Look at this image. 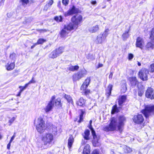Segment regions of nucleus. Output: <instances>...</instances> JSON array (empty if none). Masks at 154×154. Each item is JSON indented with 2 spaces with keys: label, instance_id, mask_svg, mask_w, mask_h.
I'll list each match as a JSON object with an SVG mask.
<instances>
[{
  "label": "nucleus",
  "instance_id": "1",
  "mask_svg": "<svg viewBox=\"0 0 154 154\" xmlns=\"http://www.w3.org/2000/svg\"><path fill=\"white\" fill-rule=\"evenodd\" d=\"M125 120V117L123 116L118 118L112 117L110 119L109 125L105 126L103 129L106 132L117 130L121 131L122 130Z\"/></svg>",
  "mask_w": 154,
  "mask_h": 154
},
{
  "label": "nucleus",
  "instance_id": "2",
  "mask_svg": "<svg viewBox=\"0 0 154 154\" xmlns=\"http://www.w3.org/2000/svg\"><path fill=\"white\" fill-rule=\"evenodd\" d=\"M42 140L44 146L47 147H50L53 143L54 136L51 133H46L43 136Z\"/></svg>",
  "mask_w": 154,
  "mask_h": 154
},
{
  "label": "nucleus",
  "instance_id": "3",
  "mask_svg": "<svg viewBox=\"0 0 154 154\" xmlns=\"http://www.w3.org/2000/svg\"><path fill=\"white\" fill-rule=\"evenodd\" d=\"M36 129L40 133L44 132L46 128L45 121L42 117H39L35 122Z\"/></svg>",
  "mask_w": 154,
  "mask_h": 154
},
{
  "label": "nucleus",
  "instance_id": "4",
  "mask_svg": "<svg viewBox=\"0 0 154 154\" xmlns=\"http://www.w3.org/2000/svg\"><path fill=\"white\" fill-rule=\"evenodd\" d=\"M82 20V17L80 14H76L73 16L71 19V21L72 23H70L69 24L71 25V26L73 29H75L78 27V25Z\"/></svg>",
  "mask_w": 154,
  "mask_h": 154
},
{
  "label": "nucleus",
  "instance_id": "5",
  "mask_svg": "<svg viewBox=\"0 0 154 154\" xmlns=\"http://www.w3.org/2000/svg\"><path fill=\"white\" fill-rule=\"evenodd\" d=\"M142 112L146 118H147L151 113L154 112V105H150L145 106L144 109L142 110Z\"/></svg>",
  "mask_w": 154,
  "mask_h": 154
},
{
  "label": "nucleus",
  "instance_id": "6",
  "mask_svg": "<svg viewBox=\"0 0 154 154\" xmlns=\"http://www.w3.org/2000/svg\"><path fill=\"white\" fill-rule=\"evenodd\" d=\"M87 74V71L85 69H82L73 75V80L74 81L78 80L84 77Z\"/></svg>",
  "mask_w": 154,
  "mask_h": 154
},
{
  "label": "nucleus",
  "instance_id": "7",
  "mask_svg": "<svg viewBox=\"0 0 154 154\" xmlns=\"http://www.w3.org/2000/svg\"><path fill=\"white\" fill-rule=\"evenodd\" d=\"M69 24L65 25L64 28L60 32V35L62 37H64L66 36L69 32L72 30L74 29Z\"/></svg>",
  "mask_w": 154,
  "mask_h": 154
},
{
  "label": "nucleus",
  "instance_id": "8",
  "mask_svg": "<svg viewBox=\"0 0 154 154\" xmlns=\"http://www.w3.org/2000/svg\"><path fill=\"white\" fill-rule=\"evenodd\" d=\"M149 74L148 70L145 68L142 69L139 72V76L140 79L143 81L147 80V75Z\"/></svg>",
  "mask_w": 154,
  "mask_h": 154
},
{
  "label": "nucleus",
  "instance_id": "9",
  "mask_svg": "<svg viewBox=\"0 0 154 154\" xmlns=\"http://www.w3.org/2000/svg\"><path fill=\"white\" fill-rule=\"evenodd\" d=\"M92 135L93 137V144L94 146H99L100 143L98 142V140L100 139V136L98 135H96L94 131L93 128H91Z\"/></svg>",
  "mask_w": 154,
  "mask_h": 154
},
{
  "label": "nucleus",
  "instance_id": "10",
  "mask_svg": "<svg viewBox=\"0 0 154 154\" xmlns=\"http://www.w3.org/2000/svg\"><path fill=\"white\" fill-rule=\"evenodd\" d=\"M145 96L148 98L151 99H154V91L153 89L151 88H148L146 92Z\"/></svg>",
  "mask_w": 154,
  "mask_h": 154
},
{
  "label": "nucleus",
  "instance_id": "11",
  "mask_svg": "<svg viewBox=\"0 0 154 154\" xmlns=\"http://www.w3.org/2000/svg\"><path fill=\"white\" fill-rule=\"evenodd\" d=\"M136 45L137 47L143 49L144 46V42L143 38L141 37L137 38L136 40Z\"/></svg>",
  "mask_w": 154,
  "mask_h": 154
},
{
  "label": "nucleus",
  "instance_id": "12",
  "mask_svg": "<svg viewBox=\"0 0 154 154\" xmlns=\"http://www.w3.org/2000/svg\"><path fill=\"white\" fill-rule=\"evenodd\" d=\"M143 120V116L140 114L134 116L133 118V120L134 122L139 124L142 122Z\"/></svg>",
  "mask_w": 154,
  "mask_h": 154
},
{
  "label": "nucleus",
  "instance_id": "13",
  "mask_svg": "<svg viewBox=\"0 0 154 154\" xmlns=\"http://www.w3.org/2000/svg\"><path fill=\"white\" fill-rule=\"evenodd\" d=\"M77 9L74 6H73L72 8L70 9L64 13L65 17L75 14L77 12Z\"/></svg>",
  "mask_w": 154,
  "mask_h": 154
},
{
  "label": "nucleus",
  "instance_id": "14",
  "mask_svg": "<svg viewBox=\"0 0 154 154\" xmlns=\"http://www.w3.org/2000/svg\"><path fill=\"white\" fill-rule=\"evenodd\" d=\"M91 79L90 77L87 78L85 80L83 83L81 87V90H85L90 84Z\"/></svg>",
  "mask_w": 154,
  "mask_h": 154
},
{
  "label": "nucleus",
  "instance_id": "15",
  "mask_svg": "<svg viewBox=\"0 0 154 154\" xmlns=\"http://www.w3.org/2000/svg\"><path fill=\"white\" fill-rule=\"evenodd\" d=\"M54 106L53 103H52L51 101H50L48 104V105L44 108V110L46 112H48L51 111L53 109Z\"/></svg>",
  "mask_w": 154,
  "mask_h": 154
},
{
  "label": "nucleus",
  "instance_id": "16",
  "mask_svg": "<svg viewBox=\"0 0 154 154\" xmlns=\"http://www.w3.org/2000/svg\"><path fill=\"white\" fill-rule=\"evenodd\" d=\"M106 38L102 34H100L97 36L96 42L97 44H101L103 42L105 41Z\"/></svg>",
  "mask_w": 154,
  "mask_h": 154
},
{
  "label": "nucleus",
  "instance_id": "17",
  "mask_svg": "<svg viewBox=\"0 0 154 154\" xmlns=\"http://www.w3.org/2000/svg\"><path fill=\"white\" fill-rule=\"evenodd\" d=\"M126 96L122 95L119 97L118 99V104L119 106H122V104L125 102L126 100Z\"/></svg>",
  "mask_w": 154,
  "mask_h": 154
},
{
  "label": "nucleus",
  "instance_id": "18",
  "mask_svg": "<svg viewBox=\"0 0 154 154\" xmlns=\"http://www.w3.org/2000/svg\"><path fill=\"white\" fill-rule=\"evenodd\" d=\"M5 67L8 70L10 71L13 70L15 67L14 62L10 63H8L5 65Z\"/></svg>",
  "mask_w": 154,
  "mask_h": 154
},
{
  "label": "nucleus",
  "instance_id": "19",
  "mask_svg": "<svg viewBox=\"0 0 154 154\" xmlns=\"http://www.w3.org/2000/svg\"><path fill=\"white\" fill-rule=\"evenodd\" d=\"M128 80L132 85L133 86L136 85L138 82L136 78L135 77H129Z\"/></svg>",
  "mask_w": 154,
  "mask_h": 154
},
{
  "label": "nucleus",
  "instance_id": "20",
  "mask_svg": "<svg viewBox=\"0 0 154 154\" xmlns=\"http://www.w3.org/2000/svg\"><path fill=\"white\" fill-rule=\"evenodd\" d=\"M99 27L98 25L90 27L88 29L89 31L91 33L95 32L98 30Z\"/></svg>",
  "mask_w": 154,
  "mask_h": 154
},
{
  "label": "nucleus",
  "instance_id": "21",
  "mask_svg": "<svg viewBox=\"0 0 154 154\" xmlns=\"http://www.w3.org/2000/svg\"><path fill=\"white\" fill-rule=\"evenodd\" d=\"M74 141V139L72 135H70L69 139L68 140V146L69 148L70 149L71 148L73 143Z\"/></svg>",
  "mask_w": 154,
  "mask_h": 154
},
{
  "label": "nucleus",
  "instance_id": "22",
  "mask_svg": "<svg viewBox=\"0 0 154 154\" xmlns=\"http://www.w3.org/2000/svg\"><path fill=\"white\" fill-rule=\"evenodd\" d=\"M90 152V146L89 144L86 145L84 148L83 154H89Z\"/></svg>",
  "mask_w": 154,
  "mask_h": 154
},
{
  "label": "nucleus",
  "instance_id": "23",
  "mask_svg": "<svg viewBox=\"0 0 154 154\" xmlns=\"http://www.w3.org/2000/svg\"><path fill=\"white\" fill-rule=\"evenodd\" d=\"M113 86L112 85L109 84L106 90V94L107 97H109L111 94V91L112 89Z\"/></svg>",
  "mask_w": 154,
  "mask_h": 154
},
{
  "label": "nucleus",
  "instance_id": "24",
  "mask_svg": "<svg viewBox=\"0 0 154 154\" xmlns=\"http://www.w3.org/2000/svg\"><path fill=\"white\" fill-rule=\"evenodd\" d=\"M85 100L82 97L80 98L76 102V104L80 106H83L85 105Z\"/></svg>",
  "mask_w": 154,
  "mask_h": 154
},
{
  "label": "nucleus",
  "instance_id": "25",
  "mask_svg": "<svg viewBox=\"0 0 154 154\" xmlns=\"http://www.w3.org/2000/svg\"><path fill=\"white\" fill-rule=\"evenodd\" d=\"M123 150L124 152L126 153H129L132 151V149L131 148L126 146H123Z\"/></svg>",
  "mask_w": 154,
  "mask_h": 154
},
{
  "label": "nucleus",
  "instance_id": "26",
  "mask_svg": "<svg viewBox=\"0 0 154 154\" xmlns=\"http://www.w3.org/2000/svg\"><path fill=\"white\" fill-rule=\"evenodd\" d=\"M89 131L88 130H86L84 132V135H83L85 140H89L90 139V137H89Z\"/></svg>",
  "mask_w": 154,
  "mask_h": 154
},
{
  "label": "nucleus",
  "instance_id": "27",
  "mask_svg": "<svg viewBox=\"0 0 154 154\" xmlns=\"http://www.w3.org/2000/svg\"><path fill=\"white\" fill-rule=\"evenodd\" d=\"M129 29H128L123 33L122 35L123 39V40H126L129 36L130 35L129 33Z\"/></svg>",
  "mask_w": 154,
  "mask_h": 154
},
{
  "label": "nucleus",
  "instance_id": "28",
  "mask_svg": "<svg viewBox=\"0 0 154 154\" xmlns=\"http://www.w3.org/2000/svg\"><path fill=\"white\" fill-rule=\"evenodd\" d=\"M58 56L55 50L52 51L49 55V57L50 58L54 59Z\"/></svg>",
  "mask_w": 154,
  "mask_h": 154
},
{
  "label": "nucleus",
  "instance_id": "29",
  "mask_svg": "<svg viewBox=\"0 0 154 154\" xmlns=\"http://www.w3.org/2000/svg\"><path fill=\"white\" fill-rule=\"evenodd\" d=\"M64 97L67 100L68 103H71L73 105V100L71 97L69 95L65 94L64 95Z\"/></svg>",
  "mask_w": 154,
  "mask_h": 154
},
{
  "label": "nucleus",
  "instance_id": "30",
  "mask_svg": "<svg viewBox=\"0 0 154 154\" xmlns=\"http://www.w3.org/2000/svg\"><path fill=\"white\" fill-rule=\"evenodd\" d=\"M81 114L79 117V120L78 121L79 123L82 122L83 120V115L85 114V111L81 109L80 110Z\"/></svg>",
  "mask_w": 154,
  "mask_h": 154
},
{
  "label": "nucleus",
  "instance_id": "31",
  "mask_svg": "<svg viewBox=\"0 0 154 154\" xmlns=\"http://www.w3.org/2000/svg\"><path fill=\"white\" fill-rule=\"evenodd\" d=\"M58 56H59L60 54H61L64 51V48L63 47H60L58 49L55 50Z\"/></svg>",
  "mask_w": 154,
  "mask_h": 154
},
{
  "label": "nucleus",
  "instance_id": "32",
  "mask_svg": "<svg viewBox=\"0 0 154 154\" xmlns=\"http://www.w3.org/2000/svg\"><path fill=\"white\" fill-rule=\"evenodd\" d=\"M146 47L147 48H154V41H152L151 42H148L146 45Z\"/></svg>",
  "mask_w": 154,
  "mask_h": 154
},
{
  "label": "nucleus",
  "instance_id": "33",
  "mask_svg": "<svg viewBox=\"0 0 154 154\" xmlns=\"http://www.w3.org/2000/svg\"><path fill=\"white\" fill-rule=\"evenodd\" d=\"M79 67L78 66H71L69 67V70L72 71H74L77 70Z\"/></svg>",
  "mask_w": 154,
  "mask_h": 154
},
{
  "label": "nucleus",
  "instance_id": "34",
  "mask_svg": "<svg viewBox=\"0 0 154 154\" xmlns=\"http://www.w3.org/2000/svg\"><path fill=\"white\" fill-rule=\"evenodd\" d=\"M119 111V109L117 108L116 105H115L113 106L111 112L112 114H113L115 112H118Z\"/></svg>",
  "mask_w": 154,
  "mask_h": 154
},
{
  "label": "nucleus",
  "instance_id": "35",
  "mask_svg": "<svg viewBox=\"0 0 154 154\" xmlns=\"http://www.w3.org/2000/svg\"><path fill=\"white\" fill-rule=\"evenodd\" d=\"M54 102L56 106L58 107L61 106V100L60 98H58L56 99Z\"/></svg>",
  "mask_w": 154,
  "mask_h": 154
},
{
  "label": "nucleus",
  "instance_id": "36",
  "mask_svg": "<svg viewBox=\"0 0 154 154\" xmlns=\"http://www.w3.org/2000/svg\"><path fill=\"white\" fill-rule=\"evenodd\" d=\"M54 19L57 22H61L62 20V17L61 16L55 17Z\"/></svg>",
  "mask_w": 154,
  "mask_h": 154
},
{
  "label": "nucleus",
  "instance_id": "37",
  "mask_svg": "<svg viewBox=\"0 0 154 154\" xmlns=\"http://www.w3.org/2000/svg\"><path fill=\"white\" fill-rule=\"evenodd\" d=\"M109 30L108 29H106L104 32L102 34L106 38L108 34H109Z\"/></svg>",
  "mask_w": 154,
  "mask_h": 154
},
{
  "label": "nucleus",
  "instance_id": "38",
  "mask_svg": "<svg viewBox=\"0 0 154 154\" xmlns=\"http://www.w3.org/2000/svg\"><path fill=\"white\" fill-rule=\"evenodd\" d=\"M150 38L152 40L154 39V28L152 29L151 32Z\"/></svg>",
  "mask_w": 154,
  "mask_h": 154
},
{
  "label": "nucleus",
  "instance_id": "39",
  "mask_svg": "<svg viewBox=\"0 0 154 154\" xmlns=\"http://www.w3.org/2000/svg\"><path fill=\"white\" fill-rule=\"evenodd\" d=\"M124 88L121 90L124 93L125 92L127 89L126 87V84L125 81H124Z\"/></svg>",
  "mask_w": 154,
  "mask_h": 154
},
{
  "label": "nucleus",
  "instance_id": "40",
  "mask_svg": "<svg viewBox=\"0 0 154 154\" xmlns=\"http://www.w3.org/2000/svg\"><path fill=\"white\" fill-rule=\"evenodd\" d=\"M45 41V40L44 39L40 38L38 40L36 43L37 44H42Z\"/></svg>",
  "mask_w": 154,
  "mask_h": 154
},
{
  "label": "nucleus",
  "instance_id": "41",
  "mask_svg": "<svg viewBox=\"0 0 154 154\" xmlns=\"http://www.w3.org/2000/svg\"><path fill=\"white\" fill-rule=\"evenodd\" d=\"M28 86L27 84H26L24 86H19V88L20 89V92H22L28 87Z\"/></svg>",
  "mask_w": 154,
  "mask_h": 154
},
{
  "label": "nucleus",
  "instance_id": "42",
  "mask_svg": "<svg viewBox=\"0 0 154 154\" xmlns=\"http://www.w3.org/2000/svg\"><path fill=\"white\" fill-rule=\"evenodd\" d=\"M87 58L88 59L93 60L94 58V56L91 54H89L87 56Z\"/></svg>",
  "mask_w": 154,
  "mask_h": 154
},
{
  "label": "nucleus",
  "instance_id": "43",
  "mask_svg": "<svg viewBox=\"0 0 154 154\" xmlns=\"http://www.w3.org/2000/svg\"><path fill=\"white\" fill-rule=\"evenodd\" d=\"M16 54L15 53H13L10 55V57L11 59L15 60L16 59Z\"/></svg>",
  "mask_w": 154,
  "mask_h": 154
},
{
  "label": "nucleus",
  "instance_id": "44",
  "mask_svg": "<svg viewBox=\"0 0 154 154\" xmlns=\"http://www.w3.org/2000/svg\"><path fill=\"white\" fill-rule=\"evenodd\" d=\"M69 0H62V3L63 5L66 6L69 3Z\"/></svg>",
  "mask_w": 154,
  "mask_h": 154
},
{
  "label": "nucleus",
  "instance_id": "45",
  "mask_svg": "<svg viewBox=\"0 0 154 154\" xmlns=\"http://www.w3.org/2000/svg\"><path fill=\"white\" fill-rule=\"evenodd\" d=\"M35 80L34 79V77H32V79L29 81L28 83L26 84H27V85L28 86V85L31 83H35Z\"/></svg>",
  "mask_w": 154,
  "mask_h": 154
},
{
  "label": "nucleus",
  "instance_id": "46",
  "mask_svg": "<svg viewBox=\"0 0 154 154\" xmlns=\"http://www.w3.org/2000/svg\"><path fill=\"white\" fill-rule=\"evenodd\" d=\"M134 55L132 54H128V59L129 60H131L133 58Z\"/></svg>",
  "mask_w": 154,
  "mask_h": 154
},
{
  "label": "nucleus",
  "instance_id": "47",
  "mask_svg": "<svg viewBox=\"0 0 154 154\" xmlns=\"http://www.w3.org/2000/svg\"><path fill=\"white\" fill-rule=\"evenodd\" d=\"M150 70L151 72H154V63H153L150 65Z\"/></svg>",
  "mask_w": 154,
  "mask_h": 154
},
{
  "label": "nucleus",
  "instance_id": "48",
  "mask_svg": "<svg viewBox=\"0 0 154 154\" xmlns=\"http://www.w3.org/2000/svg\"><path fill=\"white\" fill-rule=\"evenodd\" d=\"M143 91L142 90H139L138 91V94L139 96L141 97L143 95Z\"/></svg>",
  "mask_w": 154,
  "mask_h": 154
},
{
  "label": "nucleus",
  "instance_id": "49",
  "mask_svg": "<svg viewBox=\"0 0 154 154\" xmlns=\"http://www.w3.org/2000/svg\"><path fill=\"white\" fill-rule=\"evenodd\" d=\"M23 4H27L29 2V0H20Z\"/></svg>",
  "mask_w": 154,
  "mask_h": 154
},
{
  "label": "nucleus",
  "instance_id": "50",
  "mask_svg": "<svg viewBox=\"0 0 154 154\" xmlns=\"http://www.w3.org/2000/svg\"><path fill=\"white\" fill-rule=\"evenodd\" d=\"M98 151L97 149H95L93 151L92 154H98Z\"/></svg>",
  "mask_w": 154,
  "mask_h": 154
},
{
  "label": "nucleus",
  "instance_id": "51",
  "mask_svg": "<svg viewBox=\"0 0 154 154\" xmlns=\"http://www.w3.org/2000/svg\"><path fill=\"white\" fill-rule=\"evenodd\" d=\"M90 90H87L85 91V94L86 95H87L89 93H90Z\"/></svg>",
  "mask_w": 154,
  "mask_h": 154
},
{
  "label": "nucleus",
  "instance_id": "52",
  "mask_svg": "<svg viewBox=\"0 0 154 154\" xmlns=\"http://www.w3.org/2000/svg\"><path fill=\"white\" fill-rule=\"evenodd\" d=\"M55 97L54 96H52L51 99V100L50 101H51L52 103H54V100L55 99Z\"/></svg>",
  "mask_w": 154,
  "mask_h": 154
},
{
  "label": "nucleus",
  "instance_id": "53",
  "mask_svg": "<svg viewBox=\"0 0 154 154\" xmlns=\"http://www.w3.org/2000/svg\"><path fill=\"white\" fill-rule=\"evenodd\" d=\"M15 134L14 133V135L11 137V139L10 141V142H12V141L14 139V138L15 137Z\"/></svg>",
  "mask_w": 154,
  "mask_h": 154
},
{
  "label": "nucleus",
  "instance_id": "54",
  "mask_svg": "<svg viewBox=\"0 0 154 154\" xmlns=\"http://www.w3.org/2000/svg\"><path fill=\"white\" fill-rule=\"evenodd\" d=\"M87 142V141H85V140H83L82 141L81 144L82 145H83L86 143Z\"/></svg>",
  "mask_w": 154,
  "mask_h": 154
},
{
  "label": "nucleus",
  "instance_id": "55",
  "mask_svg": "<svg viewBox=\"0 0 154 154\" xmlns=\"http://www.w3.org/2000/svg\"><path fill=\"white\" fill-rule=\"evenodd\" d=\"M15 118L14 117L12 118L11 120H10L9 121V122H10L11 123H12L15 120Z\"/></svg>",
  "mask_w": 154,
  "mask_h": 154
},
{
  "label": "nucleus",
  "instance_id": "56",
  "mask_svg": "<svg viewBox=\"0 0 154 154\" xmlns=\"http://www.w3.org/2000/svg\"><path fill=\"white\" fill-rule=\"evenodd\" d=\"M11 142H10V141L9 143H8V144L7 146V148L9 149H10V147L11 146Z\"/></svg>",
  "mask_w": 154,
  "mask_h": 154
},
{
  "label": "nucleus",
  "instance_id": "57",
  "mask_svg": "<svg viewBox=\"0 0 154 154\" xmlns=\"http://www.w3.org/2000/svg\"><path fill=\"white\" fill-rule=\"evenodd\" d=\"M53 3V0H50L49 1L48 4L50 5H51Z\"/></svg>",
  "mask_w": 154,
  "mask_h": 154
},
{
  "label": "nucleus",
  "instance_id": "58",
  "mask_svg": "<svg viewBox=\"0 0 154 154\" xmlns=\"http://www.w3.org/2000/svg\"><path fill=\"white\" fill-rule=\"evenodd\" d=\"M113 74L112 72H110L109 76V78L112 79V77Z\"/></svg>",
  "mask_w": 154,
  "mask_h": 154
},
{
  "label": "nucleus",
  "instance_id": "59",
  "mask_svg": "<svg viewBox=\"0 0 154 154\" xmlns=\"http://www.w3.org/2000/svg\"><path fill=\"white\" fill-rule=\"evenodd\" d=\"M37 45V44L36 43L34 44V45L31 46V48L33 49Z\"/></svg>",
  "mask_w": 154,
  "mask_h": 154
},
{
  "label": "nucleus",
  "instance_id": "60",
  "mask_svg": "<svg viewBox=\"0 0 154 154\" xmlns=\"http://www.w3.org/2000/svg\"><path fill=\"white\" fill-rule=\"evenodd\" d=\"M137 65L138 66H140L141 65V64L139 62H137Z\"/></svg>",
  "mask_w": 154,
  "mask_h": 154
},
{
  "label": "nucleus",
  "instance_id": "61",
  "mask_svg": "<svg viewBox=\"0 0 154 154\" xmlns=\"http://www.w3.org/2000/svg\"><path fill=\"white\" fill-rule=\"evenodd\" d=\"M96 3V1H93L92 2H91V3L92 4H95Z\"/></svg>",
  "mask_w": 154,
  "mask_h": 154
},
{
  "label": "nucleus",
  "instance_id": "62",
  "mask_svg": "<svg viewBox=\"0 0 154 154\" xmlns=\"http://www.w3.org/2000/svg\"><path fill=\"white\" fill-rule=\"evenodd\" d=\"M103 66V65L101 64H99V67H102Z\"/></svg>",
  "mask_w": 154,
  "mask_h": 154
},
{
  "label": "nucleus",
  "instance_id": "63",
  "mask_svg": "<svg viewBox=\"0 0 154 154\" xmlns=\"http://www.w3.org/2000/svg\"><path fill=\"white\" fill-rule=\"evenodd\" d=\"M21 92H20L17 95V96H20V95L21 93Z\"/></svg>",
  "mask_w": 154,
  "mask_h": 154
},
{
  "label": "nucleus",
  "instance_id": "64",
  "mask_svg": "<svg viewBox=\"0 0 154 154\" xmlns=\"http://www.w3.org/2000/svg\"><path fill=\"white\" fill-rule=\"evenodd\" d=\"M111 154H115V152L113 151H112L111 152Z\"/></svg>",
  "mask_w": 154,
  "mask_h": 154
}]
</instances>
